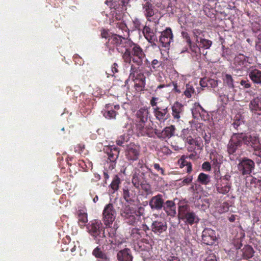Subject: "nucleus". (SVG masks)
Wrapping results in <instances>:
<instances>
[{"label":"nucleus","instance_id":"1","mask_svg":"<svg viewBox=\"0 0 261 261\" xmlns=\"http://www.w3.org/2000/svg\"><path fill=\"white\" fill-rule=\"evenodd\" d=\"M102 216L103 224L99 220L90 221L86 226L88 233L96 244H119V241H117V225L115 224L112 226L117 216L116 211L112 203L105 205Z\"/></svg>","mask_w":261,"mask_h":261},{"label":"nucleus","instance_id":"2","mask_svg":"<svg viewBox=\"0 0 261 261\" xmlns=\"http://www.w3.org/2000/svg\"><path fill=\"white\" fill-rule=\"evenodd\" d=\"M101 37L108 39L105 43V46L109 56H112L117 50L120 53H123L124 59L128 62V59L131 58L128 49L131 47H133L132 49L133 53L136 55L138 48L137 43L133 42L130 39L123 37L122 35L111 34L108 29H105L101 31Z\"/></svg>","mask_w":261,"mask_h":261},{"label":"nucleus","instance_id":"3","mask_svg":"<svg viewBox=\"0 0 261 261\" xmlns=\"http://www.w3.org/2000/svg\"><path fill=\"white\" fill-rule=\"evenodd\" d=\"M137 45L138 48L137 49V51H136L137 53H136L137 55L133 53V51L132 49L133 48V47L128 49L130 54L129 56H131V58L128 59V62L125 61L123 57V53H121L124 63L128 64L130 66L129 77L131 79L136 78L139 76V74H144L140 71V67L143 64V60L146 57V55L142 48L138 44H137Z\"/></svg>","mask_w":261,"mask_h":261},{"label":"nucleus","instance_id":"4","mask_svg":"<svg viewBox=\"0 0 261 261\" xmlns=\"http://www.w3.org/2000/svg\"><path fill=\"white\" fill-rule=\"evenodd\" d=\"M149 111L147 107H143L137 111L135 114V124L139 135L142 136H153V128L147 125Z\"/></svg>","mask_w":261,"mask_h":261},{"label":"nucleus","instance_id":"5","mask_svg":"<svg viewBox=\"0 0 261 261\" xmlns=\"http://www.w3.org/2000/svg\"><path fill=\"white\" fill-rule=\"evenodd\" d=\"M152 113L159 124H164L170 118V105L168 102L160 100L159 97H152L150 100Z\"/></svg>","mask_w":261,"mask_h":261},{"label":"nucleus","instance_id":"6","mask_svg":"<svg viewBox=\"0 0 261 261\" xmlns=\"http://www.w3.org/2000/svg\"><path fill=\"white\" fill-rule=\"evenodd\" d=\"M144 211V208L141 206L136 210L129 205H125L121 210V215L127 223L135 225L140 221V217L143 215Z\"/></svg>","mask_w":261,"mask_h":261},{"label":"nucleus","instance_id":"7","mask_svg":"<svg viewBox=\"0 0 261 261\" xmlns=\"http://www.w3.org/2000/svg\"><path fill=\"white\" fill-rule=\"evenodd\" d=\"M178 216L179 219L190 225L197 223L199 219L196 214L190 210L189 205L184 204L179 205L178 210Z\"/></svg>","mask_w":261,"mask_h":261},{"label":"nucleus","instance_id":"8","mask_svg":"<svg viewBox=\"0 0 261 261\" xmlns=\"http://www.w3.org/2000/svg\"><path fill=\"white\" fill-rule=\"evenodd\" d=\"M103 152L108 155L109 161V169L111 170L115 168L116 161L118 158L120 149L115 145L105 146L103 148Z\"/></svg>","mask_w":261,"mask_h":261},{"label":"nucleus","instance_id":"9","mask_svg":"<svg viewBox=\"0 0 261 261\" xmlns=\"http://www.w3.org/2000/svg\"><path fill=\"white\" fill-rule=\"evenodd\" d=\"M245 134L242 132L235 133L232 136L227 145V151L229 154H233L236 149L244 143Z\"/></svg>","mask_w":261,"mask_h":261},{"label":"nucleus","instance_id":"10","mask_svg":"<svg viewBox=\"0 0 261 261\" xmlns=\"http://www.w3.org/2000/svg\"><path fill=\"white\" fill-rule=\"evenodd\" d=\"M219 171L215 173V178L217 179V183L216 184L217 191L219 193L225 194L230 190V184L228 178L226 176L219 178Z\"/></svg>","mask_w":261,"mask_h":261},{"label":"nucleus","instance_id":"11","mask_svg":"<svg viewBox=\"0 0 261 261\" xmlns=\"http://www.w3.org/2000/svg\"><path fill=\"white\" fill-rule=\"evenodd\" d=\"M218 239L215 230L211 228H205L202 232L201 242L206 245L212 246L216 244Z\"/></svg>","mask_w":261,"mask_h":261},{"label":"nucleus","instance_id":"12","mask_svg":"<svg viewBox=\"0 0 261 261\" xmlns=\"http://www.w3.org/2000/svg\"><path fill=\"white\" fill-rule=\"evenodd\" d=\"M175 130V126L174 125H170L166 126L162 130L155 129L153 130V135L155 134L159 139L162 140L169 139L174 136Z\"/></svg>","mask_w":261,"mask_h":261},{"label":"nucleus","instance_id":"13","mask_svg":"<svg viewBox=\"0 0 261 261\" xmlns=\"http://www.w3.org/2000/svg\"><path fill=\"white\" fill-rule=\"evenodd\" d=\"M140 153V147L134 143H130L127 145L125 155L129 161H135L139 159Z\"/></svg>","mask_w":261,"mask_h":261},{"label":"nucleus","instance_id":"14","mask_svg":"<svg viewBox=\"0 0 261 261\" xmlns=\"http://www.w3.org/2000/svg\"><path fill=\"white\" fill-rule=\"evenodd\" d=\"M122 190L124 199L128 203L134 202L136 197L134 186L131 185L130 183H126L123 186Z\"/></svg>","mask_w":261,"mask_h":261},{"label":"nucleus","instance_id":"15","mask_svg":"<svg viewBox=\"0 0 261 261\" xmlns=\"http://www.w3.org/2000/svg\"><path fill=\"white\" fill-rule=\"evenodd\" d=\"M173 37L171 29L169 27L166 28L164 31L162 32L159 38V41L162 47L169 48L171 42L173 41Z\"/></svg>","mask_w":261,"mask_h":261},{"label":"nucleus","instance_id":"16","mask_svg":"<svg viewBox=\"0 0 261 261\" xmlns=\"http://www.w3.org/2000/svg\"><path fill=\"white\" fill-rule=\"evenodd\" d=\"M142 10L147 20L149 22L152 21L151 18L153 17L158 11L154 5L148 1H146L142 4Z\"/></svg>","mask_w":261,"mask_h":261},{"label":"nucleus","instance_id":"17","mask_svg":"<svg viewBox=\"0 0 261 261\" xmlns=\"http://www.w3.org/2000/svg\"><path fill=\"white\" fill-rule=\"evenodd\" d=\"M164 199L162 194L153 196L149 201V205L152 210L160 211L163 208Z\"/></svg>","mask_w":261,"mask_h":261},{"label":"nucleus","instance_id":"18","mask_svg":"<svg viewBox=\"0 0 261 261\" xmlns=\"http://www.w3.org/2000/svg\"><path fill=\"white\" fill-rule=\"evenodd\" d=\"M246 145L251 146L254 150H259L261 149L258 138L254 133L246 134Z\"/></svg>","mask_w":261,"mask_h":261},{"label":"nucleus","instance_id":"19","mask_svg":"<svg viewBox=\"0 0 261 261\" xmlns=\"http://www.w3.org/2000/svg\"><path fill=\"white\" fill-rule=\"evenodd\" d=\"M194 130L192 128H184L182 130L180 137L185 141L186 143L189 145H196L198 146L197 141L195 140L193 137Z\"/></svg>","mask_w":261,"mask_h":261},{"label":"nucleus","instance_id":"20","mask_svg":"<svg viewBox=\"0 0 261 261\" xmlns=\"http://www.w3.org/2000/svg\"><path fill=\"white\" fill-rule=\"evenodd\" d=\"M132 80L135 83L134 88L136 91L140 92L145 89L146 77L144 74H139V76Z\"/></svg>","mask_w":261,"mask_h":261},{"label":"nucleus","instance_id":"21","mask_svg":"<svg viewBox=\"0 0 261 261\" xmlns=\"http://www.w3.org/2000/svg\"><path fill=\"white\" fill-rule=\"evenodd\" d=\"M184 105L178 101L175 102L171 106L172 115L174 119L178 121L184 112Z\"/></svg>","mask_w":261,"mask_h":261},{"label":"nucleus","instance_id":"22","mask_svg":"<svg viewBox=\"0 0 261 261\" xmlns=\"http://www.w3.org/2000/svg\"><path fill=\"white\" fill-rule=\"evenodd\" d=\"M151 229L154 233L161 234L167 229L166 222L164 221H154L151 225Z\"/></svg>","mask_w":261,"mask_h":261},{"label":"nucleus","instance_id":"23","mask_svg":"<svg viewBox=\"0 0 261 261\" xmlns=\"http://www.w3.org/2000/svg\"><path fill=\"white\" fill-rule=\"evenodd\" d=\"M98 245L99 246L95 248L92 251V255L96 258L98 261H109V258L106 253L103 251L102 248L100 247L101 245ZM102 245L103 246L104 245ZM105 245H107V244Z\"/></svg>","mask_w":261,"mask_h":261},{"label":"nucleus","instance_id":"24","mask_svg":"<svg viewBox=\"0 0 261 261\" xmlns=\"http://www.w3.org/2000/svg\"><path fill=\"white\" fill-rule=\"evenodd\" d=\"M163 208L167 215L171 217L175 216L176 214V205L173 201L168 200L164 202Z\"/></svg>","mask_w":261,"mask_h":261},{"label":"nucleus","instance_id":"25","mask_svg":"<svg viewBox=\"0 0 261 261\" xmlns=\"http://www.w3.org/2000/svg\"><path fill=\"white\" fill-rule=\"evenodd\" d=\"M142 32L145 38L149 43H152L157 41V38L155 33L149 26H144L142 29Z\"/></svg>","mask_w":261,"mask_h":261},{"label":"nucleus","instance_id":"26","mask_svg":"<svg viewBox=\"0 0 261 261\" xmlns=\"http://www.w3.org/2000/svg\"><path fill=\"white\" fill-rule=\"evenodd\" d=\"M103 116L107 119H115L118 114L117 112L113 109V104H106L105 108L101 111Z\"/></svg>","mask_w":261,"mask_h":261},{"label":"nucleus","instance_id":"27","mask_svg":"<svg viewBox=\"0 0 261 261\" xmlns=\"http://www.w3.org/2000/svg\"><path fill=\"white\" fill-rule=\"evenodd\" d=\"M250 101L249 104V109L252 112H254L258 115L261 114V99L258 97L254 98L252 99H249Z\"/></svg>","mask_w":261,"mask_h":261},{"label":"nucleus","instance_id":"28","mask_svg":"<svg viewBox=\"0 0 261 261\" xmlns=\"http://www.w3.org/2000/svg\"><path fill=\"white\" fill-rule=\"evenodd\" d=\"M134 171L138 173H150L155 177H159L158 174H154L152 173V170L148 168L145 164L144 163L143 161L139 160L137 167H135Z\"/></svg>","mask_w":261,"mask_h":261},{"label":"nucleus","instance_id":"29","mask_svg":"<svg viewBox=\"0 0 261 261\" xmlns=\"http://www.w3.org/2000/svg\"><path fill=\"white\" fill-rule=\"evenodd\" d=\"M117 258L119 261H132L133 260L130 250L128 248L119 251L117 253Z\"/></svg>","mask_w":261,"mask_h":261},{"label":"nucleus","instance_id":"30","mask_svg":"<svg viewBox=\"0 0 261 261\" xmlns=\"http://www.w3.org/2000/svg\"><path fill=\"white\" fill-rule=\"evenodd\" d=\"M247 74L251 80L255 83L261 84V71L258 69H254L253 70L248 69Z\"/></svg>","mask_w":261,"mask_h":261},{"label":"nucleus","instance_id":"31","mask_svg":"<svg viewBox=\"0 0 261 261\" xmlns=\"http://www.w3.org/2000/svg\"><path fill=\"white\" fill-rule=\"evenodd\" d=\"M132 182L134 186L136 188H139L142 183L145 182L144 178L140 175V173L134 171Z\"/></svg>","mask_w":261,"mask_h":261},{"label":"nucleus","instance_id":"32","mask_svg":"<svg viewBox=\"0 0 261 261\" xmlns=\"http://www.w3.org/2000/svg\"><path fill=\"white\" fill-rule=\"evenodd\" d=\"M210 159L213 165L216 167H219L220 165L222 163L223 156L217 152H214L210 154Z\"/></svg>","mask_w":261,"mask_h":261},{"label":"nucleus","instance_id":"33","mask_svg":"<svg viewBox=\"0 0 261 261\" xmlns=\"http://www.w3.org/2000/svg\"><path fill=\"white\" fill-rule=\"evenodd\" d=\"M245 56L243 54H239L236 56L234 59V64L238 69H242L244 66Z\"/></svg>","mask_w":261,"mask_h":261},{"label":"nucleus","instance_id":"34","mask_svg":"<svg viewBox=\"0 0 261 261\" xmlns=\"http://www.w3.org/2000/svg\"><path fill=\"white\" fill-rule=\"evenodd\" d=\"M77 218L79 224L84 226L88 222V216L86 212L84 210H80L78 211Z\"/></svg>","mask_w":261,"mask_h":261},{"label":"nucleus","instance_id":"35","mask_svg":"<svg viewBox=\"0 0 261 261\" xmlns=\"http://www.w3.org/2000/svg\"><path fill=\"white\" fill-rule=\"evenodd\" d=\"M197 182L202 185H207L211 181V176L204 173H200L197 178Z\"/></svg>","mask_w":261,"mask_h":261},{"label":"nucleus","instance_id":"36","mask_svg":"<svg viewBox=\"0 0 261 261\" xmlns=\"http://www.w3.org/2000/svg\"><path fill=\"white\" fill-rule=\"evenodd\" d=\"M116 19L117 20L116 21H113L114 25H115L116 28L121 30L122 33L126 32L127 34L128 35L129 30L124 22L121 21L120 19L118 20L117 17H116Z\"/></svg>","mask_w":261,"mask_h":261},{"label":"nucleus","instance_id":"37","mask_svg":"<svg viewBox=\"0 0 261 261\" xmlns=\"http://www.w3.org/2000/svg\"><path fill=\"white\" fill-rule=\"evenodd\" d=\"M258 21L259 19L257 17H255L254 19L252 18L251 20H249L248 25L253 32H256L261 29V25L258 22Z\"/></svg>","mask_w":261,"mask_h":261},{"label":"nucleus","instance_id":"38","mask_svg":"<svg viewBox=\"0 0 261 261\" xmlns=\"http://www.w3.org/2000/svg\"><path fill=\"white\" fill-rule=\"evenodd\" d=\"M120 183L121 181L119 176L117 175H115L110 184V188L113 191V193L119 189Z\"/></svg>","mask_w":261,"mask_h":261},{"label":"nucleus","instance_id":"39","mask_svg":"<svg viewBox=\"0 0 261 261\" xmlns=\"http://www.w3.org/2000/svg\"><path fill=\"white\" fill-rule=\"evenodd\" d=\"M129 140L128 135H122L118 137L116 140V144L120 146H124Z\"/></svg>","mask_w":261,"mask_h":261},{"label":"nucleus","instance_id":"40","mask_svg":"<svg viewBox=\"0 0 261 261\" xmlns=\"http://www.w3.org/2000/svg\"><path fill=\"white\" fill-rule=\"evenodd\" d=\"M144 233L145 232L143 230H141L138 228H134L132 230L131 236L134 240H138L143 237Z\"/></svg>","mask_w":261,"mask_h":261},{"label":"nucleus","instance_id":"41","mask_svg":"<svg viewBox=\"0 0 261 261\" xmlns=\"http://www.w3.org/2000/svg\"><path fill=\"white\" fill-rule=\"evenodd\" d=\"M195 92L194 88L192 85L190 84H186L184 94L187 98L191 97L192 94L195 93Z\"/></svg>","mask_w":261,"mask_h":261},{"label":"nucleus","instance_id":"42","mask_svg":"<svg viewBox=\"0 0 261 261\" xmlns=\"http://www.w3.org/2000/svg\"><path fill=\"white\" fill-rule=\"evenodd\" d=\"M129 1L130 0H118L114 2L113 5L114 7L118 6L122 10H126Z\"/></svg>","mask_w":261,"mask_h":261},{"label":"nucleus","instance_id":"43","mask_svg":"<svg viewBox=\"0 0 261 261\" xmlns=\"http://www.w3.org/2000/svg\"><path fill=\"white\" fill-rule=\"evenodd\" d=\"M254 168V162L251 160L246 159V174H250Z\"/></svg>","mask_w":261,"mask_h":261},{"label":"nucleus","instance_id":"44","mask_svg":"<svg viewBox=\"0 0 261 261\" xmlns=\"http://www.w3.org/2000/svg\"><path fill=\"white\" fill-rule=\"evenodd\" d=\"M212 44V41L206 39H200L199 46L200 48L201 47L205 49H208L211 46Z\"/></svg>","mask_w":261,"mask_h":261},{"label":"nucleus","instance_id":"45","mask_svg":"<svg viewBox=\"0 0 261 261\" xmlns=\"http://www.w3.org/2000/svg\"><path fill=\"white\" fill-rule=\"evenodd\" d=\"M223 83L228 86L229 88H233V79L231 75L226 74L223 79Z\"/></svg>","mask_w":261,"mask_h":261},{"label":"nucleus","instance_id":"46","mask_svg":"<svg viewBox=\"0 0 261 261\" xmlns=\"http://www.w3.org/2000/svg\"><path fill=\"white\" fill-rule=\"evenodd\" d=\"M163 62L159 61L156 59H154L152 61L151 63L150 69L152 71H157L159 70V68L162 65Z\"/></svg>","mask_w":261,"mask_h":261},{"label":"nucleus","instance_id":"47","mask_svg":"<svg viewBox=\"0 0 261 261\" xmlns=\"http://www.w3.org/2000/svg\"><path fill=\"white\" fill-rule=\"evenodd\" d=\"M133 28L134 30H140L143 29L141 22L140 19L137 17H135L133 19Z\"/></svg>","mask_w":261,"mask_h":261},{"label":"nucleus","instance_id":"48","mask_svg":"<svg viewBox=\"0 0 261 261\" xmlns=\"http://www.w3.org/2000/svg\"><path fill=\"white\" fill-rule=\"evenodd\" d=\"M254 253L253 248L250 245H246V259L251 258Z\"/></svg>","mask_w":261,"mask_h":261},{"label":"nucleus","instance_id":"49","mask_svg":"<svg viewBox=\"0 0 261 261\" xmlns=\"http://www.w3.org/2000/svg\"><path fill=\"white\" fill-rule=\"evenodd\" d=\"M154 169L162 175H166V173L164 168L161 167L159 163H153L152 165Z\"/></svg>","mask_w":261,"mask_h":261},{"label":"nucleus","instance_id":"50","mask_svg":"<svg viewBox=\"0 0 261 261\" xmlns=\"http://www.w3.org/2000/svg\"><path fill=\"white\" fill-rule=\"evenodd\" d=\"M244 121L243 120H241L240 119H238V117H237L236 119H235L234 122L233 123V126L235 128L239 130L241 129V126H242L243 127L244 126Z\"/></svg>","mask_w":261,"mask_h":261},{"label":"nucleus","instance_id":"51","mask_svg":"<svg viewBox=\"0 0 261 261\" xmlns=\"http://www.w3.org/2000/svg\"><path fill=\"white\" fill-rule=\"evenodd\" d=\"M229 206L230 205L228 202H224L220 206L219 211L221 213L228 212L229 208Z\"/></svg>","mask_w":261,"mask_h":261},{"label":"nucleus","instance_id":"52","mask_svg":"<svg viewBox=\"0 0 261 261\" xmlns=\"http://www.w3.org/2000/svg\"><path fill=\"white\" fill-rule=\"evenodd\" d=\"M190 47V50L192 52L197 54H200V49L199 46H198L197 44H192L191 43V44H188Z\"/></svg>","mask_w":261,"mask_h":261},{"label":"nucleus","instance_id":"53","mask_svg":"<svg viewBox=\"0 0 261 261\" xmlns=\"http://www.w3.org/2000/svg\"><path fill=\"white\" fill-rule=\"evenodd\" d=\"M142 190L145 191L147 194L151 193V189L150 186L148 184L145 182L142 183V185H140Z\"/></svg>","mask_w":261,"mask_h":261},{"label":"nucleus","instance_id":"54","mask_svg":"<svg viewBox=\"0 0 261 261\" xmlns=\"http://www.w3.org/2000/svg\"><path fill=\"white\" fill-rule=\"evenodd\" d=\"M218 85L217 80L214 79H208V88H215Z\"/></svg>","mask_w":261,"mask_h":261},{"label":"nucleus","instance_id":"55","mask_svg":"<svg viewBox=\"0 0 261 261\" xmlns=\"http://www.w3.org/2000/svg\"><path fill=\"white\" fill-rule=\"evenodd\" d=\"M192 33L194 37L195 38L196 42H198V37L202 33V31L199 29H195L193 30Z\"/></svg>","mask_w":261,"mask_h":261},{"label":"nucleus","instance_id":"56","mask_svg":"<svg viewBox=\"0 0 261 261\" xmlns=\"http://www.w3.org/2000/svg\"><path fill=\"white\" fill-rule=\"evenodd\" d=\"M181 35L184 39H185L188 44H191V40L189 34L187 32H182Z\"/></svg>","mask_w":261,"mask_h":261},{"label":"nucleus","instance_id":"57","mask_svg":"<svg viewBox=\"0 0 261 261\" xmlns=\"http://www.w3.org/2000/svg\"><path fill=\"white\" fill-rule=\"evenodd\" d=\"M193 180V176L192 175H188L185 178H184L182 183L184 185H188L192 182Z\"/></svg>","mask_w":261,"mask_h":261},{"label":"nucleus","instance_id":"58","mask_svg":"<svg viewBox=\"0 0 261 261\" xmlns=\"http://www.w3.org/2000/svg\"><path fill=\"white\" fill-rule=\"evenodd\" d=\"M169 84H171V86L173 87V88L172 90V91L177 93H180L181 92L180 90H179V89L178 87L177 84L176 82H171L169 83Z\"/></svg>","mask_w":261,"mask_h":261},{"label":"nucleus","instance_id":"59","mask_svg":"<svg viewBox=\"0 0 261 261\" xmlns=\"http://www.w3.org/2000/svg\"><path fill=\"white\" fill-rule=\"evenodd\" d=\"M202 169L206 171H210L211 170V165L208 162H204L202 165Z\"/></svg>","mask_w":261,"mask_h":261},{"label":"nucleus","instance_id":"60","mask_svg":"<svg viewBox=\"0 0 261 261\" xmlns=\"http://www.w3.org/2000/svg\"><path fill=\"white\" fill-rule=\"evenodd\" d=\"M257 41H255V46L257 50H261V33L257 35Z\"/></svg>","mask_w":261,"mask_h":261},{"label":"nucleus","instance_id":"61","mask_svg":"<svg viewBox=\"0 0 261 261\" xmlns=\"http://www.w3.org/2000/svg\"><path fill=\"white\" fill-rule=\"evenodd\" d=\"M118 71L119 70L118 64L116 63H113L111 66V72L112 73H113V74H112L111 73H110V74L113 75L114 73H117L118 72Z\"/></svg>","mask_w":261,"mask_h":261},{"label":"nucleus","instance_id":"62","mask_svg":"<svg viewBox=\"0 0 261 261\" xmlns=\"http://www.w3.org/2000/svg\"><path fill=\"white\" fill-rule=\"evenodd\" d=\"M205 261H217L216 255L213 253H210L206 257Z\"/></svg>","mask_w":261,"mask_h":261},{"label":"nucleus","instance_id":"63","mask_svg":"<svg viewBox=\"0 0 261 261\" xmlns=\"http://www.w3.org/2000/svg\"><path fill=\"white\" fill-rule=\"evenodd\" d=\"M200 85L201 87H208V79L206 78L201 79L200 81Z\"/></svg>","mask_w":261,"mask_h":261},{"label":"nucleus","instance_id":"64","mask_svg":"<svg viewBox=\"0 0 261 261\" xmlns=\"http://www.w3.org/2000/svg\"><path fill=\"white\" fill-rule=\"evenodd\" d=\"M234 248L236 250H238L241 249L242 246V244L241 243V241L237 240L234 244Z\"/></svg>","mask_w":261,"mask_h":261}]
</instances>
